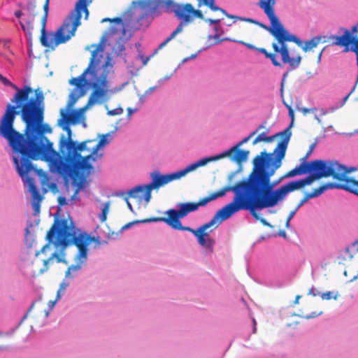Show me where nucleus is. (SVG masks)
<instances>
[{"instance_id":"1","label":"nucleus","mask_w":358,"mask_h":358,"mask_svg":"<svg viewBox=\"0 0 358 358\" xmlns=\"http://www.w3.org/2000/svg\"><path fill=\"white\" fill-rule=\"evenodd\" d=\"M44 95L36 90L35 97L15 112L11 108L0 121V136L7 140L17 155L13 162L19 175L24 178L34 169L31 160L44 159L52 169L59 152L45 136L52 129L43 124Z\"/></svg>"},{"instance_id":"2","label":"nucleus","mask_w":358,"mask_h":358,"mask_svg":"<svg viewBox=\"0 0 358 358\" xmlns=\"http://www.w3.org/2000/svg\"><path fill=\"white\" fill-rule=\"evenodd\" d=\"M290 127L291 125L281 131L282 139L273 152L263 151L253 159V168L248 177L254 212L277 205L270 204L268 200L274 195L273 187L284 178L281 176L271 182V178L282 165L292 135Z\"/></svg>"},{"instance_id":"3","label":"nucleus","mask_w":358,"mask_h":358,"mask_svg":"<svg viewBox=\"0 0 358 358\" xmlns=\"http://www.w3.org/2000/svg\"><path fill=\"white\" fill-rule=\"evenodd\" d=\"M96 140H87L80 143H76L65 156L59 153L53 162L52 169L63 176L72 178V185L76 187L71 200L77 199L79 192L85 187L84 178L80 176V171H89L92 169L90 161L95 162L98 158L97 152H94Z\"/></svg>"},{"instance_id":"4","label":"nucleus","mask_w":358,"mask_h":358,"mask_svg":"<svg viewBox=\"0 0 358 358\" xmlns=\"http://www.w3.org/2000/svg\"><path fill=\"white\" fill-rule=\"evenodd\" d=\"M46 238L55 246L66 247L75 245L78 252L76 256V264L70 266L65 272L66 278H73L87 259V247L95 241V238L85 232L80 231L71 220H55L47 233Z\"/></svg>"},{"instance_id":"5","label":"nucleus","mask_w":358,"mask_h":358,"mask_svg":"<svg viewBox=\"0 0 358 358\" xmlns=\"http://www.w3.org/2000/svg\"><path fill=\"white\" fill-rule=\"evenodd\" d=\"M230 191L234 193L232 201L216 213L213 216L214 220L219 221L220 224H221L222 221L228 219L235 213L241 210H248L257 220H259L264 225H268V223L264 218L260 217L257 212H254L248 177L237 182L233 186H225L219 191L203 197V199L207 204L218 197L224 196L227 192Z\"/></svg>"},{"instance_id":"6","label":"nucleus","mask_w":358,"mask_h":358,"mask_svg":"<svg viewBox=\"0 0 358 358\" xmlns=\"http://www.w3.org/2000/svg\"><path fill=\"white\" fill-rule=\"evenodd\" d=\"M275 0H259L258 6L264 10L270 20L273 27L270 29V33L278 41V44L273 43L272 48L275 52H279L284 64H288L290 71L298 68L301 62L299 54L294 55L292 50L286 44V42H294L299 46L302 45V41L295 35L291 34L280 23L278 17L275 14L274 6Z\"/></svg>"},{"instance_id":"7","label":"nucleus","mask_w":358,"mask_h":358,"mask_svg":"<svg viewBox=\"0 0 358 358\" xmlns=\"http://www.w3.org/2000/svg\"><path fill=\"white\" fill-rule=\"evenodd\" d=\"M83 0L77 1L75 5V9L69 17V22H64L55 32L47 34L45 30L50 0H45L43 4V14L41 18V29L40 41L41 44L52 50L61 43H66L72 36L75 35V32L78 26L80 25V20L82 17V10L85 9L83 3Z\"/></svg>"},{"instance_id":"8","label":"nucleus","mask_w":358,"mask_h":358,"mask_svg":"<svg viewBox=\"0 0 358 358\" xmlns=\"http://www.w3.org/2000/svg\"><path fill=\"white\" fill-rule=\"evenodd\" d=\"M323 164L322 170L315 171L314 173H321L322 178L332 177L336 182H328L315 189L320 196L327 189H344L349 192L358 195V180L348 176L354 169H349L339 164L336 161H324L321 159Z\"/></svg>"},{"instance_id":"9","label":"nucleus","mask_w":358,"mask_h":358,"mask_svg":"<svg viewBox=\"0 0 358 358\" xmlns=\"http://www.w3.org/2000/svg\"><path fill=\"white\" fill-rule=\"evenodd\" d=\"M116 29L110 27L108 30V33L104 36L100 43L97 45H93L94 49L92 51L91 58L87 68L78 77L72 78L69 80V84L71 85H74L77 87V89H74L71 94H69V100L68 102V106L69 107L73 106L76 102L79 99V98L83 96L86 90L85 87L87 85L90 84L88 80L86 79V76L90 74L91 78H94L96 76V73H99L101 68L99 66L100 63V58L102 57L100 53L103 52V43L104 41L105 37H110L113 35L116 34Z\"/></svg>"},{"instance_id":"10","label":"nucleus","mask_w":358,"mask_h":358,"mask_svg":"<svg viewBox=\"0 0 358 358\" xmlns=\"http://www.w3.org/2000/svg\"><path fill=\"white\" fill-rule=\"evenodd\" d=\"M139 222H164L174 229L189 231L196 237L198 243L201 247L205 248L209 252H213L215 241L213 238L208 236V234L213 231V229L218 227V226L220 224L219 221L214 220L213 217L210 220V221L202 224L196 229H192L189 227L182 226L180 219H177L176 221H174L173 219H161V217H155L145 219Z\"/></svg>"},{"instance_id":"11","label":"nucleus","mask_w":358,"mask_h":358,"mask_svg":"<svg viewBox=\"0 0 358 358\" xmlns=\"http://www.w3.org/2000/svg\"><path fill=\"white\" fill-rule=\"evenodd\" d=\"M111 58L108 56L106 61L102 66L103 71L100 75L99 73H96V76L94 78H90V85L93 87V91L91 93L86 105L81 109V111H85L89 107L94 105L95 103H101L104 101H107L110 99V96L116 93L117 91L115 89H110L109 82L107 79L108 71L107 68L110 66L113 67L110 63Z\"/></svg>"},{"instance_id":"12","label":"nucleus","mask_w":358,"mask_h":358,"mask_svg":"<svg viewBox=\"0 0 358 358\" xmlns=\"http://www.w3.org/2000/svg\"><path fill=\"white\" fill-rule=\"evenodd\" d=\"M152 182L145 186H136L129 191L130 197L144 199L148 203L151 199V192L154 189L159 188L169 182L179 179L176 172L166 175H161L155 171L151 173Z\"/></svg>"},{"instance_id":"13","label":"nucleus","mask_w":358,"mask_h":358,"mask_svg":"<svg viewBox=\"0 0 358 358\" xmlns=\"http://www.w3.org/2000/svg\"><path fill=\"white\" fill-rule=\"evenodd\" d=\"M322 176H324V174H322L321 173H312L304 178L289 182L288 183L275 189L274 195L268 201L271 203L270 204H278L279 201L284 199L289 192L300 189L306 185H310L315 180L320 179V177Z\"/></svg>"},{"instance_id":"14","label":"nucleus","mask_w":358,"mask_h":358,"mask_svg":"<svg viewBox=\"0 0 358 358\" xmlns=\"http://www.w3.org/2000/svg\"><path fill=\"white\" fill-rule=\"evenodd\" d=\"M0 81L5 85L9 86L14 89L16 92L10 100V103L6 106L5 113L1 118H4L7 112L11 108H14L15 112L20 110L24 104L29 102L31 98L29 95L33 92V90L30 86L24 85L22 88L17 87L15 84L10 82L7 78L0 74Z\"/></svg>"},{"instance_id":"15","label":"nucleus","mask_w":358,"mask_h":358,"mask_svg":"<svg viewBox=\"0 0 358 358\" xmlns=\"http://www.w3.org/2000/svg\"><path fill=\"white\" fill-rule=\"evenodd\" d=\"M142 8L146 9V14L159 15L163 12L173 13L177 17L178 3L173 0H143L139 2Z\"/></svg>"},{"instance_id":"16","label":"nucleus","mask_w":358,"mask_h":358,"mask_svg":"<svg viewBox=\"0 0 358 358\" xmlns=\"http://www.w3.org/2000/svg\"><path fill=\"white\" fill-rule=\"evenodd\" d=\"M206 205V203L203 198L196 203H180L178 205V210H168L165 213L168 217H161V219H173L174 221H176L177 219L183 218L186 217L189 213L197 210L200 206H205Z\"/></svg>"},{"instance_id":"17","label":"nucleus","mask_w":358,"mask_h":358,"mask_svg":"<svg viewBox=\"0 0 358 358\" xmlns=\"http://www.w3.org/2000/svg\"><path fill=\"white\" fill-rule=\"evenodd\" d=\"M323 164L321 159H316L310 162H303L294 169L289 171L282 176V178H288L296 176H301L307 173H315V171L322 170Z\"/></svg>"},{"instance_id":"18","label":"nucleus","mask_w":358,"mask_h":358,"mask_svg":"<svg viewBox=\"0 0 358 358\" xmlns=\"http://www.w3.org/2000/svg\"><path fill=\"white\" fill-rule=\"evenodd\" d=\"M194 17L201 20L205 18L202 11L194 9L191 3L178 4L177 17L181 20L180 23H182V28L190 23L193 20Z\"/></svg>"},{"instance_id":"19","label":"nucleus","mask_w":358,"mask_h":358,"mask_svg":"<svg viewBox=\"0 0 358 358\" xmlns=\"http://www.w3.org/2000/svg\"><path fill=\"white\" fill-rule=\"evenodd\" d=\"M26 9L31 16V18L27 19L24 22L20 20V24L22 30L28 34L29 38L31 39L32 31L34 30V17L37 15L36 2L32 0L29 1L27 5Z\"/></svg>"},{"instance_id":"20","label":"nucleus","mask_w":358,"mask_h":358,"mask_svg":"<svg viewBox=\"0 0 358 358\" xmlns=\"http://www.w3.org/2000/svg\"><path fill=\"white\" fill-rule=\"evenodd\" d=\"M62 129L66 131L67 136L66 137L64 134L61 136L59 142V152L65 156L71 148H73V145L76 142L72 139V131L69 126L63 125Z\"/></svg>"},{"instance_id":"21","label":"nucleus","mask_w":358,"mask_h":358,"mask_svg":"<svg viewBox=\"0 0 358 358\" xmlns=\"http://www.w3.org/2000/svg\"><path fill=\"white\" fill-rule=\"evenodd\" d=\"M332 35H331L329 37L327 36H315V37L312 38L310 40L305 41L304 45H302L301 47L302 48V49L304 52H307V51L311 50L313 48L317 47V45L320 43H325L330 41H331V43H332L333 41H334V39L330 38V37Z\"/></svg>"},{"instance_id":"22","label":"nucleus","mask_w":358,"mask_h":358,"mask_svg":"<svg viewBox=\"0 0 358 358\" xmlns=\"http://www.w3.org/2000/svg\"><path fill=\"white\" fill-rule=\"evenodd\" d=\"M203 4L208 7L212 11H220L228 18H232L233 15L229 14L227 11L215 5V0H199L198 6Z\"/></svg>"},{"instance_id":"23","label":"nucleus","mask_w":358,"mask_h":358,"mask_svg":"<svg viewBox=\"0 0 358 358\" xmlns=\"http://www.w3.org/2000/svg\"><path fill=\"white\" fill-rule=\"evenodd\" d=\"M355 90V86L352 88V90L345 96L343 97L339 102L336 103L334 106H332L329 108V110H326L324 109L321 110V115H326L329 112L334 113L336 110L341 108L347 102L349 97L353 93Z\"/></svg>"},{"instance_id":"24","label":"nucleus","mask_w":358,"mask_h":358,"mask_svg":"<svg viewBox=\"0 0 358 358\" xmlns=\"http://www.w3.org/2000/svg\"><path fill=\"white\" fill-rule=\"evenodd\" d=\"M257 52L264 54L265 57L269 59L274 66H282L281 63L277 59L278 52H268L264 48H257Z\"/></svg>"},{"instance_id":"25","label":"nucleus","mask_w":358,"mask_h":358,"mask_svg":"<svg viewBox=\"0 0 358 358\" xmlns=\"http://www.w3.org/2000/svg\"><path fill=\"white\" fill-rule=\"evenodd\" d=\"M233 152H235V155L232 159L237 164H241L243 162H245L248 159L250 153L248 150H240L239 148L238 150H236Z\"/></svg>"},{"instance_id":"26","label":"nucleus","mask_w":358,"mask_h":358,"mask_svg":"<svg viewBox=\"0 0 358 358\" xmlns=\"http://www.w3.org/2000/svg\"><path fill=\"white\" fill-rule=\"evenodd\" d=\"M29 191L31 194V201L34 202H41L42 196L41 195L39 190L37 189L36 185L32 182L31 179H29Z\"/></svg>"},{"instance_id":"27","label":"nucleus","mask_w":358,"mask_h":358,"mask_svg":"<svg viewBox=\"0 0 358 358\" xmlns=\"http://www.w3.org/2000/svg\"><path fill=\"white\" fill-rule=\"evenodd\" d=\"M281 132L274 135V136H266V134L264 132L259 134L253 141L252 142V144L253 145H255L257 143H258L259 142H261V141H264V142H266V143H271L272 142L274 138L276 137V136H280V140L282 139V137L280 135Z\"/></svg>"},{"instance_id":"28","label":"nucleus","mask_w":358,"mask_h":358,"mask_svg":"<svg viewBox=\"0 0 358 358\" xmlns=\"http://www.w3.org/2000/svg\"><path fill=\"white\" fill-rule=\"evenodd\" d=\"M345 252L347 254V257H344V259H352L354 254L358 252V239L352 243L350 248L347 247L345 248Z\"/></svg>"},{"instance_id":"29","label":"nucleus","mask_w":358,"mask_h":358,"mask_svg":"<svg viewBox=\"0 0 358 358\" xmlns=\"http://www.w3.org/2000/svg\"><path fill=\"white\" fill-rule=\"evenodd\" d=\"M54 259H56V261L58 263L64 262L65 264H67L66 261L64 259H63L59 253L55 252L52 253L48 259H45L43 261V265L45 266V270L48 269V264L52 263Z\"/></svg>"},{"instance_id":"30","label":"nucleus","mask_w":358,"mask_h":358,"mask_svg":"<svg viewBox=\"0 0 358 358\" xmlns=\"http://www.w3.org/2000/svg\"><path fill=\"white\" fill-rule=\"evenodd\" d=\"M257 130L253 131L252 134H250L248 136L244 138L241 141H240L238 143H237L235 146L232 147L231 148H230L229 150H227L225 152H224V154H226V157L227 156H230L231 154L235 151L236 150H238V148L241 146L243 144L247 143L250 138L255 135L257 133Z\"/></svg>"},{"instance_id":"31","label":"nucleus","mask_w":358,"mask_h":358,"mask_svg":"<svg viewBox=\"0 0 358 358\" xmlns=\"http://www.w3.org/2000/svg\"><path fill=\"white\" fill-rule=\"evenodd\" d=\"M226 157V154L222 152V153H221L218 155L214 156V157L203 158V159L197 161L196 164H197L198 166L200 167V166H203L206 165L208 162L218 160V159H222L223 157Z\"/></svg>"},{"instance_id":"32","label":"nucleus","mask_w":358,"mask_h":358,"mask_svg":"<svg viewBox=\"0 0 358 358\" xmlns=\"http://www.w3.org/2000/svg\"><path fill=\"white\" fill-rule=\"evenodd\" d=\"M182 31V23H180L176 30H174L171 34L159 46V49L162 48L164 47L170 41H171L173 38L176 37V36Z\"/></svg>"},{"instance_id":"33","label":"nucleus","mask_w":358,"mask_h":358,"mask_svg":"<svg viewBox=\"0 0 358 358\" xmlns=\"http://www.w3.org/2000/svg\"><path fill=\"white\" fill-rule=\"evenodd\" d=\"M319 196L317 192H316L315 189H313L311 192H307L304 194V196L303 199L300 201L299 204L296 206V208L297 210L299 209L300 207H301L304 203H306L309 199L317 197Z\"/></svg>"},{"instance_id":"34","label":"nucleus","mask_w":358,"mask_h":358,"mask_svg":"<svg viewBox=\"0 0 358 358\" xmlns=\"http://www.w3.org/2000/svg\"><path fill=\"white\" fill-rule=\"evenodd\" d=\"M116 41V44L113 47V52L117 55H120L124 50V41L122 37L120 36L117 39H115Z\"/></svg>"},{"instance_id":"35","label":"nucleus","mask_w":358,"mask_h":358,"mask_svg":"<svg viewBox=\"0 0 358 358\" xmlns=\"http://www.w3.org/2000/svg\"><path fill=\"white\" fill-rule=\"evenodd\" d=\"M198 165L196 162L193 163L192 164H189L186 168H185L182 170L176 171L178 178L180 179L182 176H185L187 173L195 170L196 168H198Z\"/></svg>"},{"instance_id":"36","label":"nucleus","mask_w":358,"mask_h":358,"mask_svg":"<svg viewBox=\"0 0 358 358\" xmlns=\"http://www.w3.org/2000/svg\"><path fill=\"white\" fill-rule=\"evenodd\" d=\"M108 135H109V134H104V135L101 136V138L99 140V141L96 144L94 145V152H98L99 149L101 146H103L104 145L108 143L107 136Z\"/></svg>"},{"instance_id":"37","label":"nucleus","mask_w":358,"mask_h":358,"mask_svg":"<svg viewBox=\"0 0 358 358\" xmlns=\"http://www.w3.org/2000/svg\"><path fill=\"white\" fill-rule=\"evenodd\" d=\"M110 203L106 202L103 204V207L102 208V212L99 215L100 220L101 222H105L107 218V215L109 210Z\"/></svg>"},{"instance_id":"38","label":"nucleus","mask_w":358,"mask_h":358,"mask_svg":"<svg viewBox=\"0 0 358 358\" xmlns=\"http://www.w3.org/2000/svg\"><path fill=\"white\" fill-rule=\"evenodd\" d=\"M338 292H336L334 294V293L333 292H330V291L321 294V298L323 300H330L331 299H334L335 300H336L338 298Z\"/></svg>"},{"instance_id":"39","label":"nucleus","mask_w":358,"mask_h":358,"mask_svg":"<svg viewBox=\"0 0 358 358\" xmlns=\"http://www.w3.org/2000/svg\"><path fill=\"white\" fill-rule=\"evenodd\" d=\"M224 41H233V42H235V43H241V44L246 46L248 48L251 49V50H256V51H257V48L255 47V45H253L252 44L245 43V42H244L243 41H238V40H235V39H231L229 38H225Z\"/></svg>"},{"instance_id":"40","label":"nucleus","mask_w":358,"mask_h":358,"mask_svg":"<svg viewBox=\"0 0 358 358\" xmlns=\"http://www.w3.org/2000/svg\"><path fill=\"white\" fill-rule=\"evenodd\" d=\"M61 114L63 118L66 119V122H75L78 115L76 113H73L72 115H68L64 112L63 110H62Z\"/></svg>"},{"instance_id":"41","label":"nucleus","mask_w":358,"mask_h":358,"mask_svg":"<svg viewBox=\"0 0 358 358\" xmlns=\"http://www.w3.org/2000/svg\"><path fill=\"white\" fill-rule=\"evenodd\" d=\"M69 285V282H66V281H63L61 284H60V287H59V289H58L57 291V299H59L60 298V293L61 292H64L65 290H66V288Z\"/></svg>"},{"instance_id":"42","label":"nucleus","mask_w":358,"mask_h":358,"mask_svg":"<svg viewBox=\"0 0 358 358\" xmlns=\"http://www.w3.org/2000/svg\"><path fill=\"white\" fill-rule=\"evenodd\" d=\"M80 0H78L80 1ZM93 0H83V3L85 5V9L82 10L85 13V19L87 20L89 17V10L87 6L92 2Z\"/></svg>"},{"instance_id":"43","label":"nucleus","mask_w":358,"mask_h":358,"mask_svg":"<svg viewBox=\"0 0 358 358\" xmlns=\"http://www.w3.org/2000/svg\"><path fill=\"white\" fill-rule=\"evenodd\" d=\"M123 113V109L120 107L116 108L113 110H108V115L110 116L118 115Z\"/></svg>"},{"instance_id":"44","label":"nucleus","mask_w":358,"mask_h":358,"mask_svg":"<svg viewBox=\"0 0 358 358\" xmlns=\"http://www.w3.org/2000/svg\"><path fill=\"white\" fill-rule=\"evenodd\" d=\"M233 17L231 19H234V20H241V21H245V22H250V23H252V24H257V21L255 20H253L252 18H245V17H238L236 15H233Z\"/></svg>"},{"instance_id":"45","label":"nucleus","mask_w":358,"mask_h":358,"mask_svg":"<svg viewBox=\"0 0 358 358\" xmlns=\"http://www.w3.org/2000/svg\"><path fill=\"white\" fill-rule=\"evenodd\" d=\"M41 202L31 201V206L34 210V215H37L40 212Z\"/></svg>"},{"instance_id":"46","label":"nucleus","mask_w":358,"mask_h":358,"mask_svg":"<svg viewBox=\"0 0 358 358\" xmlns=\"http://www.w3.org/2000/svg\"><path fill=\"white\" fill-rule=\"evenodd\" d=\"M203 20L208 23L209 25L215 24L217 25L221 21L220 19H210V18H204Z\"/></svg>"},{"instance_id":"47","label":"nucleus","mask_w":358,"mask_h":358,"mask_svg":"<svg viewBox=\"0 0 358 358\" xmlns=\"http://www.w3.org/2000/svg\"><path fill=\"white\" fill-rule=\"evenodd\" d=\"M298 210L295 208L293 210H292L289 215H288V217L287 219V221H286V227H288L289 225V222L290 220L292 219V217L294 216V215L296 214V211Z\"/></svg>"},{"instance_id":"48","label":"nucleus","mask_w":358,"mask_h":358,"mask_svg":"<svg viewBox=\"0 0 358 358\" xmlns=\"http://www.w3.org/2000/svg\"><path fill=\"white\" fill-rule=\"evenodd\" d=\"M215 32H216V34H215V36H210L209 37H210V38H215V39L217 40V41H216V42H215V43H219L220 42H221V41H224V40L225 39V38H224V39H220V38H219V34H218L219 31H218V27H217V26H215Z\"/></svg>"},{"instance_id":"49","label":"nucleus","mask_w":358,"mask_h":358,"mask_svg":"<svg viewBox=\"0 0 358 358\" xmlns=\"http://www.w3.org/2000/svg\"><path fill=\"white\" fill-rule=\"evenodd\" d=\"M313 148H314V145H312L310 146V148L309 150H308V152L306 153V155L303 158H301V160L302 161V162H306L307 158H308V156L311 154V152H312V151H313Z\"/></svg>"},{"instance_id":"50","label":"nucleus","mask_w":358,"mask_h":358,"mask_svg":"<svg viewBox=\"0 0 358 358\" xmlns=\"http://www.w3.org/2000/svg\"><path fill=\"white\" fill-rule=\"evenodd\" d=\"M322 311H320V312H319V313H315V312H314V313H311V314H310V315H306V319H311V318H314V317H316L317 316H319V315H322Z\"/></svg>"},{"instance_id":"51","label":"nucleus","mask_w":358,"mask_h":358,"mask_svg":"<svg viewBox=\"0 0 358 358\" xmlns=\"http://www.w3.org/2000/svg\"><path fill=\"white\" fill-rule=\"evenodd\" d=\"M257 25L259 26L260 27L270 32V29H271L273 27V24H271V26L270 27H268L259 22L257 21V24H256Z\"/></svg>"},{"instance_id":"52","label":"nucleus","mask_w":358,"mask_h":358,"mask_svg":"<svg viewBox=\"0 0 358 358\" xmlns=\"http://www.w3.org/2000/svg\"><path fill=\"white\" fill-rule=\"evenodd\" d=\"M50 246H49V244H46L45 245H44L41 250L40 251H38L36 253V255L38 256L40 253H45V251L49 249Z\"/></svg>"},{"instance_id":"53","label":"nucleus","mask_w":358,"mask_h":358,"mask_svg":"<svg viewBox=\"0 0 358 358\" xmlns=\"http://www.w3.org/2000/svg\"><path fill=\"white\" fill-rule=\"evenodd\" d=\"M58 203L60 206H64L66 204V199L65 197L59 196L58 198Z\"/></svg>"},{"instance_id":"54","label":"nucleus","mask_w":358,"mask_h":358,"mask_svg":"<svg viewBox=\"0 0 358 358\" xmlns=\"http://www.w3.org/2000/svg\"><path fill=\"white\" fill-rule=\"evenodd\" d=\"M308 294H309V295H312V296H317V295H319V294H320V292H317L316 289H315L312 288V289H310L309 290V292H308Z\"/></svg>"},{"instance_id":"55","label":"nucleus","mask_w":358,"mask_h":358,"mask_svg":"<svg viewBox=\"0 0 358 358\" xmlns=\"http://www.w3.org/2000/svg\"><path fill=\"white\" fill-rule=\"evenodd\" d=\"M287 74L288 73H285L282 76V82H281V89H280V91H281V94H282L283 93V85H284V82L285 80V78H287Z\"/></svg>"},{"instance_id":"56","label":"nucleus","mask_w":358,"mask_h":358,"mask_svg":"<svg viewBox=\"0 0 358 358\" xmlns=\"http://www.w3.org/2000/svg\"><path fill=\"white\" fill-rule=\"evenodd\" d=\"M140 57L143 62V65L145 66L150 59V57H144L143 55H140Z\"/></svg>"},{"instance_id":"57","label":"nucleus","mask_w":358,"mask_h":358,"mask_svg":"<svg viewBox=\"0 0 358 358\" xmlns=\"http://www.w3.org/2000/svg\"><path fill=\"white\" fill-rule=\"evenodd\" d=\"M315 110H316V108H302V112L304 115L307 114L310 111H315Z\"/></svg>"},{"instance_id":"58","label":"nucleus","mask_w":358,"mask_h":358,"mask_svg":"<svg viewBox=\"0 0 358 358\" xmlns=\"http://www.w3.org/2000/svg\"><path fill=\"white\" fill-rule=\"evenodd\" d=\"M14 14L17 18H20L23 15V13L21 10H16Z\"/></svg>"},{"instance_id":"59","label":"nucleus","mask_w":358,"mask_h":358,"mask_svg":"<svg viewBox=\"0 0 358 358\" xmlns=\"http://www.w3.org/2000/svg\"><path fill=\"white\" fill-rule=\"evenodd\" d=\"M289 117L292 118V120L293 121L294 120V110H292V108L289 106Z\"/></svg>"},{"instance_id":"60","label":"nucleus","mask_w":358,"mask_h":358,"mask_svg":"<svg viewBox=\"0 0 358 358\" xmlns=\"http://www.w3.org/2000/svg\"><path fill=\"white\" fill-rule=\"evenodd\" d=\"M112 22H117V23H118V24H120V23H122V18H121V17H118L113 18V19H112Z\"/></svg>"},{"instance_id":"61","label":"nucleus","mask_w":358,"mask_h":358,"mask_svg":"<svg viewBox=\"0 0 358 358\" xmlns=\"http://www.w3.org/2000/svg\"><path fill=\"white\" fill-rule=\"evenodd\" d=\"M324 50V48H323L322 50L317 55V62L318 63L320 62V61H321V57H322V55Z\"/></svg>"},{"instance_id":"62","label":"nucleus","mask_w":358,"mask_h":358,"mask_svg":"<svg viewBox=\"0 0 358 358\" xmlns=\"http://www.w3.org/2000/svg\"><path fill=\"white\" fill-rule=\"evenodd\" d=\"M125 200H126V202H127V204L128 208H129L131 210H132V206H131V203H129V201H128V199H127V198H126V199H125Z\"/></svg>"},{"instance_id":"63","label":"nucleus","mask_w":358,"mask_h":358,"mask_svg":"<svg viewBox=\"0 0 358 358\" xmlns=\"http://www.w3.org/2000/svg\"><path fill=\"white\" fill-rule=\"evenodd\" d=\"M300 298H301V296H300V295L296 296V299H295V300H294V304H297V303H299V299H300Z\"/></svg>"},{"instance_id":"64","label":"nucleus","mask_w":358,"mask_h":358,"mask_svg":"<svg viewBox=\"0 0 358 358\" xmlns=\"http://www.w3.org/2000/svg\"><path fill=\"white\" fill-rule=\"evenodd\" d=\"M112 22V19L111 18H104L101 20V22Z\"/></svg>"}]
</instances>
